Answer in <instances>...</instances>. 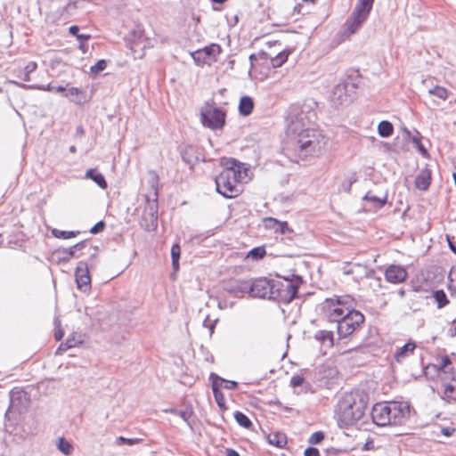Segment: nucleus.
<instances>
[{"mask_svg":"<svg viewBox=\"0 0 456 456\" xmlns=\"http://www.w3.org/2000/svg\"><path fill=\"white\" fill-rule=\"evenodd\" d=\"M287 120L288 143L298 159H306L322 154L328 138L322 131L307 126L310 118L305 112L290 113Z\"/></svg>","mask_w":456,"mask_h":456,"instance_id":"1","label":"nucleus"},{"mask_svg":"<svg viewBox=\"0 0 456 456\" xmlns=\"http://www.w3.org/2000/svg\"><path fill=\"white\" fill-rule=\"evenodd\" d=\"M369 396L361 390L345 394L336 408V419L340 428L354 425L360 420L367 409Z\"/></svg>","mask_w":456,"mask_h":456,"instance_id":"2","label":"nucleus"},{"mask_svg":"<svg viewBox=\"0 0 456 456\" xmlns=\"http://www.w3.org/2000/svg\"><path fill=\"white\" fill-rule=\"evenodd\" d=\"M248 168L234 159L225 160L224 167L216 177L218 193L225 198H234L241 192V183L247 182Z\"/></svg>","mask_w":456,"mask_h":456,"instance_id":"3","label":"nucleus"},{"mask_svg":"<svg viewBox=\"0 0 456 456\" xmlns=\"http://www.w3.org/2000/svg\"><path fill=\"white\" fill-rule=\"evenodd\" d=\"M370 416L379 427L402 426L410 418V405L397 401L378 403L372 407Z\"/></svg>","mask_w":456,"mask_h":456,"instance_id":"4","label":"nucleus"},{"mask_svg":"<svg viewBox=\"0 0 456 456\" xmlns=\"http://www.w3.org/2000/svg\"><path fill=\"white\" fill-rule=\"evenodd\" d=\"M300 282L301 279L299 277H297L296 282L288 279L283 281L274 280L273 296H270V300L286 304L290 303L297 297Z\"/></svg>","mask_w":456,"mask_h":456,"instance_id":"5","label":"nucleus"},{"mask_svg":"<svg viewBox=\"0 0 456 456\" xmlns=\"http://www.w3.org/2000/svg\"><path fill=\"white\" fill-rule=\"evenodd\" d=\"M226 112L224 110L207 102L200 110V122L203 126L211 130L222 129L225 125Z\"/></svg>","mask_w":456,"mask_h":456,"instance_id":"6","label":"nucleus"},{"mask_svg":"<svg viewBox=\"0 0 456 456\" xmlns=\"http://www.w3.org/2000/svg\"><path fill=\"white\" fill-rule=\"evenodd\" d=\"M348 297H335L326 298L322 303V309L327 320L338 323L346 315V311H351L346 305Z\"/></svg>","mask_w":456,"mask_h":456,"instance_id":"7","label":"nucleus"},{"mask_svg":"<svg viewBox=\"0 0 456 456\" xmlns=\"http://www.w3.org/2000/svg\"><path fill=\"white\" fill-rule=\"evenodd\" d=\"M364 322V315L357 310L346 311V315L337 323L339 338H345L353 334Z\"/></svg>","mask_w":456,"mask_h":456,"instance_id":"8","label":"nucleus"},{"mask_svg":"<svg viewBox=\"0 0 456 456\" xmlns=\"http://www.w3.org/2000/svg\"><path fill=\"white\" fill-rule=\"evenodd\" d=\"M356 94V86L352 78L348 77L338 84L331 94V102L335 106L350 103Z\"/></svg>","mask_w":456,"mask_h":456,"instance_id":"9","label":"nucleus"},{"mask_svg":"<svg viewBox=\"0 0 456 456\" xmlns=\"http://www.w3.org/2000/svg\"><path fill=\"white\" fill-rule=\"evenodd\" d=\"M273 283L274 280L265 277L250 279L249 297L270 299V296H273Z\"/></svg>","mask_w":456,"mask_h":456,"instance_id":"10","label":"nucleus"},{"mask_svg":"<svg viewBox=\"0 0 456 456\" xmlns=\"http://www.w3.org/2000/svg\"><path fill=\"white\" fill-rule=\"evenodd\" d=\"M369 15V13L354 8L345 23L344 35L348 37L355 34L367 20Z\"/></svg>","mask_w":456,"mask_h":456,"instance_id":"11","label":"nucleus"},{"mask_svg":"<svg viewBox=\"0 0 456 456\" xmlns=\"http://www.w3.org/2000/svg\"><path fill=\"white\" fill-rule=\"evenodd\" d=\"M77 287L83 292L89 291L91 289V276L87 263L80 261L75 271Z\"/></svg>","mask_w":456,"mask_h":456,"instance_id":"12","label":"nucleus"},{"mask_svg":"<svg viewBox=\"0 0 456 456\" xmlns=\"http://www.w3.org/2000/svg\"><path fill=\"white\" fill-rule=\"evenodd\" d=\"M250 280H232L227 282L224 290L234 297H242L244 295L250 293Z\"/></svg>","mask_w":456,"mask_h":456,"instance_id":"13","label":"nucleus"},{"mask_svg":"<svg viewBox=\"0 0 456 456\" xmlns=\"http://www.w3.org/2000/svg\"><path fill=\"white\" fill-rule=\"evenodd\" d=\"M220 52V47L218 45H211L204 47L203 49L197 50L191 53V57L196 64L202 65L209 62L212 59L216 57Z\"/></svg>","mask_w":456,"mask_h":456,"instance_id":"14","label":"nucleus"},{"mask_svg":"<svg viewBox=\"0 0 456 456\" xmlns=\"http://www.w3.org/2000/svg\"><path fill=\"white\" fill-rule=\"evenodd\" d=\"M385 277L388 282L401 283L405 281L407 272L400 265H392L387 268Z\"/></svg>","mask_w":456,"mask_h":456,"instance_id":"15","label":"nucleus"},{"mask_svg":"<svg viewBox=\"0 0 456 456\" xmlns=\"http://www.w3.org/2000/svg\"><path fill=\"white\" fill-rule=\"evenodd\" d=\"M86 247L85 241H80L69 248H59L56 250V255L59 256V262H69L73 257H78L76 255L77 250H82Z\"/></svg>","mask_w":456,"mask_h":456,"instance_id":"16","label":"nucleus"},{"mask_svg":"<svg viewBox=\"0 0 456 456\" xmlns=\"http://www.w3.org/2000/svg\"><path fill=\"white\" fill-rule=\"evenodd\" d=\"M416 348L415 342L410 341L401 347H398L395 353V359L397 362H402L405 358L414 353Z\"/></svg>","mask_w":456,"mask_h":456,"instance_id":"17","label":"nucleus"},{"mask_svg":"<svg viewBox=\"0 0 456 456\" xmlns=\"http://www.w3.org/2000/svg\"><path fill=\"white\" fill-rule=\"evenodd\" d=\"M314 338L316 341H318L321 345L324 346L327 348H330L334 345L333 332L330 330H318L314 334Z\"/></svg>","mask_w":456,"mask_h":456,"instance_id":"18","label":"nucleus"},{"mask_svg":"<svg viewBox=\"0 0 456 456\" xmlns=\"http://www.w3.org/2000/svg\"><path fill=\"white\" fill-rule=\"evenodd\" d=\"M431 182V172L425 168L416 176L415 185L419 190L427 191Z\"/></svg>","mask_w":456,"mask_h":456,"instance_id":"19","label":"nucleus"},{"mask_svg":"<svg viewBox=\"0 0 456 456\" xmlns=\"http://www.w3.org/2000/svg\"><path fill=\"white\" fill-rule=\"evenodd\" d=\"M86 177L93 180L102 189H105L107 187V182L103 175L96 169H88L86 173Z\"/></svg>","mask_w":456,"mask_h":456,"instance_id":"20","label":"nucleus"},{"mask_svg":"<svg viewBox=\"0 0 456 456\" xmlns=\"http://www.w3.org/2000/svg\"><path fill=\"white\" fill-rule=\"evenodd\" d=\"M254 108L253 99L250 96H243L240 98L239 104L240 114L246 117L248 116Z\"/></svg>","mask_w":456,"mask_h":456,"instance_id":"21","label":"nucleus"},{"mask_svg":"<svg viewBox=\"0 0 456 456\" xmlns=\"http://www.w3.org/2000/svg\"><path fill=\"white\" fill-rule=\"evenodd\" d=\"M152 181H151V187H152V190H153V201H154V206H155V208H157V200H158V189H157V186H156V183L158 182V176L156 175L155 173H152ZM150 216H151V223H152V225H154V223H156L157 221V218H158V214H157V209H153V207H151V213H150Z\"/></svg>","mask_w":456,"mask_h":456,"instance_id":"22","label":"nucleus"},{"mask_svg":"<svg viewBox=\"0 0 456 456\" xmlns=\"http://www.w3.org/2000/svg\"><path fill=\"white\" fill-rule=\"evenodd\" d=\"M163 411L166 413H172V414L179 416L188 425V427H190V428H192V426L190 422V418L192 415L191 411H189V410L180 411V410H177L176 408L170 407V408L165 409Z\"/></svg>","mask_w":456,"mask_h":456,"instance_id":"23","label":"nucleus"},{"mask_svg":"<svg viewBox=\"0 0 456 456\" xmlns=\"http://www.w3.org/2000/svg\"><path fill=\"white\" fill-rule=\"evenodd\" d=\"M443 399L448 402H456V382L452 381V379L450 383L444 385Z\"/></svg>","mask_w":456,"mask_h":456,"instance_id":"24","label":"nucleus"},{"mask_svg":"<svg viewBox=\"0 0 456 456\" xmlns=\"http://www.w3.org/2000/svg\"><path fill=\"white\" fill-rule=\"evenodd\" d=\"M64 93L66 97H69L71 102L77 104H82L85 102V97L81 96L82 91L77 87H70L68 90L66 89Z\"/></svg>","mask_w":456,"mask_h":456,"instance_id":"25","label":"nucleus"},{"mask_svg":"<svg viewBox=\"0 0 456 456\" xmlns=\"http://www.w3.org/2000/svg\"><path fill=\"white\" fill-rule=\"evenodd\" d=\"M394 132V126L391 122L383 120L379 122L378 126V133L379 136L387 138L392 135Z\"/></svg>","mask_w":456,"mask_h":456,"instance_id":"26","label":"nucleus"},{"mask_svg":"<svg viewBox=\"0 0 456 456\" xmlns=\"http://www.w3.org/2000/svg\"><path fill=\"white\" fill-rule=\"evenodd\" d=\"M268 442L278 448H282L287 444V438L284 434L272 433L268 436Z\"/></svg>","mask_w":456,"mask_h":456,"instance_id":"27","label":"nucleus"},{"mask_svg":"<svg viewBox=\"0 0 456 456\" xmlns=\"http://www.w3.org/2000/svg\"><path fill=\"white\" fill-rule=\"evenodd\" d=\"M57 448L58 450L62 452L64 455L69 456L71 455L74 448L70 442H69L64 437H60L57 441Z\"/></svg>","mask_w":456,"mask_h":456,"instance_id":"28","label":"nucleus"},{"mask_svg":"<svg viewBox=\"0 0 456 456\" xmlns=\"http://www.w3.org/2000/svg\"><path fill=\"white\" fill-rule=\"evenodd\" d=\"M362 200L370 202L374 208H381L382 207L385 206L387 202L386 197L384 199H381L379 197L371 195L370 192L366 193L363 196Z\"/></svg>","mask_w":456,"mask_h":456,"instance_id":"29","label":"nucleus"},{"mask_svg":"<svg viewBox=\"0 0 456 456\" xmlns=\"http://www.w3.org/2000/svg\"><path fill=\"white\" fill-rule=\"evenodd\" d=\"M290 386L294 388L303 387L302 391L308 392L311 387L309 383L305 382V378L302 375H294L290 379Z\"/></svg>","mask_w":456,"mask_h":456,"instance_id":"30","label":"nucleus"},{"mask_svg":"<svg viewBox=\"0 0 456 456\" xmlns=\"http://www.w3.org/2000/svg\"><path fill=\"white\" fill-rule=\"evenodd\" d=\"M289 51H282L279 53H277L274 57L271 58V63L273 68H279L281 67L287 60L289 55Z\"/></svg>","mask_w":456,"mask_h":456,"instance_id":"31","label":"nucleus"},{"mask_svg":"<svg viewBox=\"0 0 456 456\" xmlns=\"http://www.w3.org/2000/svg\"><path fill=\"white\" fill-rule=\"evenodd\" d=\"M234 419L236 420V422L242 428H250L252 427V422L251 420L248 419V417L244 414L243 412L241 411H235L234 413Z\"/></svg>","mask_w":456,"mask_h":456,"instance_id":"32","label":"nucleus"},{"mask_svg":"<svg viewBox=\"0 0 456 456\" xmlns=\"http://www.w3.org/2000/svg\"><path fill=\"white\" fill-rule=\"evenodd\" d=\"M265 255V248L264 246H259L250 249L247 254V257L257 261L264 258Z\"/></svg>","mask_w":456,"mask_h":456,"instance_id":"33","label":"nucleus"},{"mask_svg":"<svg viewBox=\"0 0 456 456\" xmlns=\"http://www.w3.org/2000/svg\"><path fill=\"white\" fill-rule=\"evenodd\" d=\"M433 297L437 304L438 308H443L449 304L447 296L442 289L434 291Z\"/></svg>","mask_w":456,"mask_h":456,"instance_id":"34","label":"nucleus"},{"mask_svg":"<svg viewBox=\"0 0 456 456\" xmlns=\"http://www.w3.org/2000/svg\"><path fill=\"white\" fill-rule=\"evenodd\" d=\"M430 95H434L439 99L446 100L449 95V92L446 88L436 86L428 90Z\"/></svg>","mask_w":456,"mask_h":456,"instance_id":"35","label":"nucleus"},{"mask_svg":"<svg viewBox=\"0 0 456 456\" xmlns=\"http://www.w3.org/2000/svg\"><path fill=\"white\" fill-rule=\"evenodd\" d=\"M181 255V248L178 244H174L171 248L172 265L174 270L179 269V259Z\"/></svg>","mask_w":456,"mask_h":456,"instance_id":"36","label":"nucleus"},{"mask_svg":"<svg viewBox=\"0 0 456 456\" xmlns=\"http://www.w3.org/2000/svg\"><path fill=\"white\" fill-rule=\"evenodd\" d=\"M79 232H74V231H61V230H58V229H53L52 231V234L55 237V238H58V239H63V240H68V239H70V238H74L77 236V234H78Z\"/></svg>","mask_w":456,"mask_h":456,"instance_id":"37","label":"nucleus"},{"mask_svg":"<svg viewBox=\"0 0 456 456\" xmlns=\"http://www.w3.org/2000/svg\"><path fill=\"white\" fill-rule=\"evenodd\" d=\"M69 31L71 35L77 37V40L81 44H83L85 41H87L91 37L90 35L79 34V27L76 25L70 26ZM80 47L82 48L83 45H81Z\"/></svg>","mask_w":456,"mask_h":456,"instance_id":"38","label":"nucleus"},{"mask_svg":"<svg viewBox=\"0 0 456 456\" xmlns=\"http://www.w3.org/2000/svg\"><path fill=\"white\" fill-rule=\"evenodd\" d=\"M374 1L375 0H358L354 8L370 14Z\"/></svg>","mask_w":456,"mask_h":456,"instance_id":"39","label":"nucleus"},{"mask_svg":"<svg viewBox=\"0 0 456 456\" xmlns=\"http://www.w3.org/2000/svg\"><path fill=\"white\" fill-rule=\"evenodd\" d=\"M142 442L141 438H126L124 436H118L115 441L116 445L127 444L133 446Z\"/></svg>","mask_w":456,"mask_h":456,"instance_id":"40","label":"nucleus"},{"mask_svg":"<svg viewBox=\"0 0 456 456\" xmlns=\"http://www.w3.org/2000/svg\"><path fill=\"white\" fill-rule=\"evenodd\" d=\"M210 380L212 381V391L214 392V388L220 389L221 387L224 386V379L219 377L216 373H211L209 376Z\"/></svg>","mask_w":456,"mask_h":456,"instance_id":"41","label":"nucleus"},{"mask_svg":"<svg viewBox=\"0 0 456 456\" xmlns=\"http://www.w3.org/2000/svg\"><path fill=\"white\" fill-rule=\"evenodd\" d=\"M29 88H38V89H41V90H45V91H51V92H55V93H63L66 91V88L62 86H53L52 85H47L46 86H28Z\"/></svg>","mask_w":456,"mask_h":456,"instance_id":"42","label":"nucleus"},{"mask_svg":"<svg viewBox=\"0 0 456 456\" xmlns=\"http://www.w3.org/2000/svg\"><path fill=\"white\" fill-rule=\"evenodd\" d=\"M107 67V61L105 60H99L94 65L91 67V72L94 74H98L101 71H103Z\"/></svg>","mask_w":456,"mask_h":456,"instance_id":"43","label":"nucleus"},{"mask_svg":"<svg viewBox=\"0 0 456 456\" xmlns=\"http://www.w3.org/2000/svg\"><path fill=\"white\" fill-rule=\"evenodd\" d=\"M324 439V433L322 431H316L311 435L308 439L309 444H317Z\"/></svg>","mask_w":456,"mask_h":456,"instance_id":"44","label":"nucleus"},{"mask_svg":"<svg viewBox=\"0 0 456 456\" xmlns=\"http://www.w3.org/2000/svg\"><path fill=\"white\" fill-rule=\"evenodd\" d=\"M213 394L217 405L221 408L224 407L225 400L222 391L220 389L214 388Z\"/></svg>","mask_w":456,"mask_h":456,"instance_id":"45","label":"nucleus"},{"mask_svg":"<svg viewBox=\"0 0 456 456\" xmlns=\"http://www.w3.org/2000/svg\"><path fill=\"white\" fill-rule=\"evenodd\" d=\"M54 325H55L54 338L57 341H60L62 339V338L64 336V331L61 328V321L58 318L54 319Z\"/></svg>","mask_w":456,"mask_h":456,"instance_id":"46","label":"nucleus"},{"mask_svg":"<svg viewBox=\"0 0 456 456\" xmlns=\"http://www.w3.org/2000/svg\"><path fill=\"white\" fill-rule=\"evenodd\" d=\"M265 225L266 228L273 230L275 232H277V228L279 224V221L273 217H268L264 220Z\"/></svg>","mask_w":456,"mask_h":456,"instance_id":"47","label":"nucleus"},{"mask_svg":"<svg viewBox=\"0 0 456 456\" xmlns=\"http://www.w3.org/2000/svg\"><path fill=\"white\" fill-rule=\"evenodd\" d=\"M105 228V223L103 221H99L96 223L91 229L90 232L93 234H97L102 232Z\"/></svg>","mask_w":456,"mask_h":456,"instance_id":"48","label":"nucleus"},{"mask_svg":"<svg viewBox=\"0 0 456 456\" xmlns=\"http://www.w3.org/2000/svg\"><path fill=\"white\" fill-rule=\"evenodd\" d=\"M452 364V361L448 355H444L441 358L438 369L441 370H445L449 365Z\"/></svg>","mask_w":456,"mask_h":456,"instance_id":"49","label":"nucleus"},{"mask_svg":"<svg viewBox=\"0 0 456 456\" xmlns=\"http://www.w3.org/2000/svg\"><path fill=\"white\" fill-rule=\"evenodd\" d=\"M65 342H66V346H68V347H69V348L74 347L77 345L82 343V341L80 339H76V338L74 336L69 337Z\"/></svg>","mask_w":456,"mask_h":456,"instance_id":"50","label":"nucleus"},{"mask_svg":"<svg viewBox=\"0 0 456 456\" xmlns=\"http://www.w3.org/2000/svg\"><path fill=\"white\" fill-rule=\"evenodd\" d=\"M277 228V232H281V234H286L288 232H289V228L287 222H281L279 221V224Z\"/></svg>","mask_w":456,"mask_h":456,"instance_id":"51","label":"nucleus"},{"mask_svg":"<svg viewBox=\"0 0 456 456\" xmlns=\"http://www.w3.org/2000/svg\"><path fill=\"white\" fill-rule=\"evenodd\" d=\"M305 456H321L320 452L315 447H308L305 450Z\"/></svg>","mask_w":456,"mask_h":456,"instance_id":"52","label":"nucleus"},{"mask_svg":"<svg viewBox=\"0 0 456 456\" xmlns=\"http://www.w3.org/2000/svg\"><path fill=\"white\" fill-rule=\"evenodd\" d=\"M224 384L223 387L227 390H232L238 387V383L236 381L225 379V381H224Z\"/></svg>","mask_w":456,"mask_h":456,"instance_id":"53","label":"nucleus"},{"mask_svg":"<svg viewBox=\"0 0 456 456\" xmlns=\"http://www.w3.org/2000/svg\"><path fill=\"white\" fill-rule=\"evenodd\" d=\"M37 68V64L35 61H29L26 67L24 68V71L27 73H32L34 72Z\"/></svg>","mask_w":456,"mask_h":456,"instance_id":"54","label":"nucleus"},{"mask_svg":"<svg viewBox=\"0 0 456 456\" xmlns=\"http://www.w3.org/2000/svg\"><path fill=\"white\" fill-rule=\"evenodd\" d=\"M413 142L416 144L418 150L419 151V152L423 155V156H427L428 155V151L427 150L425 149V147L420 143L419 140L417 139V138H413Z\"/></svg>","mask_w":456,"mask_h":456,"instance_id":"55","label":"nucleus"},{"mask_svg":"<svg viewBox=\"0 0 456 456\" xmlns=\"http://www.w3.org/2000/svg\"><path fill=\"white\" fill-rule=\"evenodd\" d=\"M447 242L450 249L456 255V240L454 237L447 236Z\"/></svg>","mask_w":456,"mask_h":456,"instance_id":"56","label":"nucleus"},{"mask_svg":"<svg viewBox=\"0 0 456 456\" xmlns=\"http://www.w3.org/2000/svg\"><path fill=\"white\" fill-rule=\"evenodd\" d=\"M455 432V428H441V433L444 436H451L453 433Z\"/></svg>","mask_w":456,"mask_h":456,"instance_id":"57","label":"nucleus"},{"mask_svg":"<svg viewBox=\"0 0 456 456\" xmlns=\"http://www.w3.org/2000/svg\"><path fill=\"white\" fill-rule=\"evenodd\" d=\"M373 448H374V442H373V440L369 439L363 444L362 450L363 451H370V450H372Z\"/></svg>","mask_w":456,"mask_h":456,"instance_id":"58","label":"nucleus"},{"mask_svg":"<svg viewBox=\"0 0 456 456\" xmlns=\"http://www.w3.org/2000/svg\"><path fill=\"white\" fill-rule=\"evenodd\" d=\"M448 289L452 294L456 293V281L454 280H449Z\"/></svg>","mask_w":456,"mask_h":456,"instance_id":"59","label":"nucleus"},{"mask_svg":"<svg viewBox=\"0 0 456 456\" xmlns=\"http://www.w3.org/2000/svg\"><path fill=\"white\" fill-rule=\"evenodd\" d=\"M225 456H240V453L232 448H227L225 450Z\"/></svg>","mask_w":456,"mask_h":456,"instance_id":"60","label":"nucleus"},{"mask_svg":"<svg viewBox=\"0 0 456 456\" xmlns=\"http://www.w3.org/2000/svg\"><path fill=\"white\" fill-rule=\"evenodd\" d=\"M69 348V347H68V346H66V342L61 343V344L59 346V347H58V349H57V351H56V354H61V352H64V351L68 350Z\"/></svg>","mask_w":456,"mask_h":456,"instance_id":"61","label":"nucleus"},{"mask_svg":"<svg viewBox=\"0 0 456 456\" xmlns=\"http://www.w3.org/2000/svg\"><path fill=\"white\" fill-rule=\"evenodd\" d=\"M20 77L24 81H29L30 80V73H27L24 70L22 71V75L20 76Z\"/></svg>","mask_w":456,"mask_h":456,"instance_id":"62","label":"nucleus"},{"mask_svg":"<svg viewBox=\"0 0 456 456\" xmlns=\"http://www.w3.org/2000/svg\"><path fill=\"white\" fill-rule=\"evenodd\" d=\"M448 279L449 280H454V281H456V270L454 269H452L451 272L449 273V275H448Z\"/></svg>","mask_w":456,"mask_h":456,"instance_id":"63","label":"nucleus"},{"mask_svg":"<svg viewBox=\"0 0 456 456\" xmlns=\"http://www.w3.org/2000/svg\"><path fill=\"white\" fill-rule=\"evenodd\" d=\"M216 320H215L214 322H211L208 326L207 328L209 329L210 330V334H212L214 332V330H215V326H216Z\"/></svg>","mask_w":456,"mask_h":456,"instance_id":"64","label":"nucleus"}]
</instances>
